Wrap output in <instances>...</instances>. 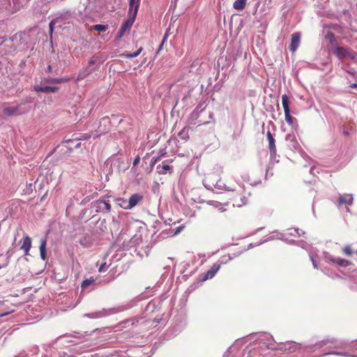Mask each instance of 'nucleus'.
Segmentation results:
<instances>
[{"instance_id": "nucleus-11", "label": "nucleus", "mask_w": 357, "mask_h": 357, "mask_svg": "<svg viewBox=\"0 0 357 357\" xmlns=\"http://www.w3.org/2000/svg\"><path fill=\"white\" fill-rule=\"evenodd\" d=\"M58 88L56 86H40L36 85L34 86V91L36 92H41V93H55L57 91Z\"/></svg>"}, {"instance_id": "nucleus-5", "label": "nucleus", "mask_w": 357, "mask_h": 357, "mask_svg": "<svg viewBox=\"0 0 357 357\" xmlns=\"http://www.w3.org/2000/svg\"><path fill=\"white\" fill-rule=\"evenodd\" d=\"M143 199V196L139 194H134L130 197L128 204L127 205H123V208L125 210H129L135 207L138 204L141 202Z\"/></svg>"}, {"instance_id": "nucleus-28", "label": "nucleus", "mask_w": 357, "mask_h": 357, "mask_svg": "<svg viewBox=\"0 0 357 357\" xmlns=\"http://www.w3.org/2000/svg\"><path fill=\"white\" fill-rule=\"evenodd\" d=\"M107 268V266L106 265V263H103L102 264L100 265V266L99 268V272L100 273L105 272V271H106Z\"/></svg>"}, {"instance_id": "nucleus-19", "label": "nucleus", "mask_w": 357, "mask_h": 357, "mask_svg": "<svg viewBox=\"0 0 357 357\" xmlns=\"http://www.w3.org/2000/svg\"><path fill=\"white\" fill-rule=\"evenodd\" d=\"M142 50L143 49L141 47H139V49L137 50V51L134 53H129L128 52H125L121 54L120 56L122 57L128 58V59L135 58L141 54V52H142Z\"/></svg>"}, {"instance_id": "nucleus-3", "label": "nucleus", "mask_w": 357, "mask_h": 357, "mask_svg": "<svg viewBox=\"0 0 357 357\" xmlns=\"http://www.w3.org/2000/svg\"><path fill=\"white\" fill-rule=\"evenodd\" d=\"M20 249L23 251L24 255L27 256L29 255V250L31 247V239L26 235L24 236L23 238L19 241Z\"/></svg>"}, {"instance_id": "nucleus-7", "label": "nucleus", "mask_w": 357, "mask_h": 357, "mask_svg": "<svg viewBox=\"0 0 357 357\" xmlns=\"http://www.w3.org/2000/svg\"><path fill=\"white\" fill-rule=\"evenodd\" d=\"M301 43V33H295L291 34L289 49L291 52H295L298 45Z\"/></svg>"}, {"instance_id": "nucleus-30", "label": "nucleus", "mask_w": 357, "mask_h": 357, "mask_svg": "<svg viewBox=\"0 0 357 357\" xmlns=\"http://www.w3.org/2000/svg\"><path fill=\"white\" fill-rule=\"evenodd\" d=\"M89 73H79V75H78V77H77V79L79 80V79H83L84 77H86V75H88Z\"/></svg>"}, {"instance_id": "nucleus-25", "label": "nucleus", "mask_w": 357, "mask_h": 357, "mask_svg": "<svg viewBox=\"0 0 357 357\" xmlns=\"http://www.w3.org/2000/svg\"><path fill=\"white\" fill-rule=\"evenodd\" d=\"M284 117L286 122L289 125H291L293 123V118L291 116V112H284Z\"/></svg>"}, {"instance_id": "nucleus-16", "label": "nucleus", "mask_w": 357, "mask_h": 357, "mask_svg": "<svg viewBox=\"0 0 357 357\" xmlns=\"http://www.w3.org/2000/svg\"><path fill=\"white\" fill-rule=\"evenodd\" d=\"M40 255L42 259H46V245L47 241L45 238H40Z\"/></svg>"}, {"instance_id": "nucleus-38", "label": "nucleus", "mask_w": 357, "mask_h": 357, "mask_svg": "<svg viewBox=\"0 0 357 357\" xmlns=\"http://www.w3.org/2000/svg\"><path fill=\"white\" fill-rule=\"evenodd\" d=\"M51 70H52L51 66H47V72H51Z\"/></svg>"}, {"instance_id": "nucleus-35", "label": "nucleus", "mask_w": 357, "mask_h": 357, "mask_svg": "<svg viewBox=\"0 0 357 357\" xmlns=\"http://www.w3.org/2000/svg\"><path fill=\"white\" fill-rule=\"evenodd\" d=\"M90 66L94 65L96 63V61L93 59H91L89 62Z\"/></svg>"}, {"instance_id": "nucleus-17", "label": "nucleus", "mask_w": 357, "mask_h": 357, "mask_svg": "<svg viewBox=\"0 0 357 357\" xmlns=\"http://www.w3.org/2000/svg\"><path fill=\"white\" fill-rule=\"evenodd\" d=\"M282 106H283L284 112H291L289 107V98L286 94H284L281 97Z\"/></svg>"}, {"instance_id": "nucleus-9", "label": "nucleus", "mask_w": 357, "mask_h": 357, "mask_svg": "<svg viewBox=\"0 0 357 357\" xmlns=\"http://www.w3.org/2000/svg\"><path fill=\"white\" fill-rule=\"evenodd\" d=\"M220 269V264H213L212 267L208 269L205 275L202 278V281H206L214 277L215 274L218 273Z\"/></svg>"}, {"instance_id": "nucleus-18", "label": "nucleus", "mask_w": 357, "mask_h": 357, "mask_svg": "<svg viewBox=\"0 0 357 357\" xmlns=\"http://www.w3.org/2000/svg\"><path fill=\"white\" fill-rule=\"evenodd\" d=\"M236 10H243L246 6V0H236L233 4Z\"/></svg>"}, {"instance_id": "nucleus-23", "label": "nucleus", "mask_w": 357, "mask_h": 357, "mask_svg": "<svg viewBox=\"0 0 357 357\" xmlns=\"http://www.w3.org/2000/svg\"><path fill=\"white\" fill-rule=\"evenodd\" d=\"M107 29V26L106 25H103L101 24H97L94 26V30L99 32L105 31Z\"/></svg>"}, {"instance_id": "nucleus-24", "label": "nucleus", "mask_w": 357, "mask_h": 357, "mask_svg": "<svg viewBox=\"0 0 357 357\" xmlns=\"http://www.w3.org/2000/svg\"><path fill=\"white\" fill-rule=\"evenodd\" d=\"M68 78H55V79H51L48 80L47 82L50 83H63V82H67L68 81Z\"/></svg>"}, {"instance_id": "nucleus-21", "label": "nucleus", "mask_w": 357, "mask_h": 357, "mask_svg": "<svg viewBox=\"0 0 357 357\" xmlns=\"http://www.w3.org/2000/svg\"><path fill=\"white\" fill-rule=\"evenodd\" d=\"M95 282L94 279L91 278L89 279H85L83 282H82V284H81V287H82L83 289L84 288H87L89 287V286H91L92 284H93Z\"/></svg>"}, {"instance_id": "nucleus-29", "label": "nucleus", "mask_w": 357, "mask_h": 357, "mask_svg": "<svg viewBox=\"0 0 357 357\" xmlns=\"http://www.w3.org/2000/svg\"><path fill=\"white\" fill-rule=\"evenodd\" d=\"M56 22H55V20H53L50 22V34H52V32H53V29H54V26L55 25Z\"/></svg>"}, {"instance_id": "nucleus-15", "label": "nucleus", "mask_w": 357, "mask_h": 357, "mask_svg": "<svg viewBox=\"0 0 357 357\" xmlns=\"http://www.w3.org/2000/svg\"><path fill=\"white\" fill-rule=\"evenodd\" d=\"M331 261L342 267H347L351 265V262L343 258H332Z\"/></svg>"}, {"instance_id": "nucleus-13", "label": "nucleus", "mask_w": 357, "mask_h": 357, "mask_svg": "<svg viewBox=\"0 0 357 357\" xmlns=\"http://www.w3.org/2000/svg\"><path fill=\"white\" fill-rule=\"evenodd\" d=\"M208 204H209V205L212 206L215 208H217L220 212L225 211L227 210L225 206H228L229 205V203L222 204V203H220L218 201H215V200L209 201Z\"/></svg>"}, {"instance_id": "nucleus-12", "label": "nucleus", "mask_w": 357, "mask_h": 357, "mask_svg": "<svg viewBox=\"0 0 357 357\" xmlns=\"http://www.w3.org/2000/svg\"><path fill=\"white\" fill-rule=\"evenodd\" d=\"M172 166H169L168 165L164 164V162L162 165H159L157 166L156 169L159 174H167V172H172Z\"/></svg>"}, {"instance_id": "nucleus-14", "label": "nucleus", "mask_w": 357, "mask_h": 357, "mask_svg": "<svg viewBox=\"0 0 357 357\" xmlns=\"http://www.w3.org/2000/svg\"><path fill=\"white\" fill-rule=\"evenodd\" d=\"M139 6V0H129V12H133L134 17H136Z\"/></svg>"}, {"instance_id": "nucleus-27", "label": "nucleus", "mask_w": 357, "mask_h": 357, "mask_svg": "<svg viewBox=\"0 0 357 357\" xmlns=\"http://www.w3.org/2000/svg\"><path fill=\"white\" fill-rule=\"evenodd\" d=\"M91 137V135L89 134H83L82 135L80 136V137H78L77 138V139L79 140H88Z\"/></svg>"}, {"instance_id": "nucleus-36", "label": "nucleus", "mask_w": 357, "mask_h": 357, "mask_svg": "<svg viewBox=\"0 0 357 357\" xmlns=\"http://www.w3.org/2000/svg\"><path fill=\"white\" fill-rule=\"evenodd\" d=\"M156 161H157V158H152V160H151V162H152L153 164L155 163V162H156Z\"/></svg>"}, {"instance_id": "nucleus-10", "label": "nucleus", "mask_w": 357, "mask_h": 357, "mask_svg": "<svg viewBox=\"0 0 357 357\" xmlns=\"http://www.w3.org/2000/svg\"><path fill=\"white\" fill-rule=\"evenodd\" d=\"M267 138L268 141V149L271 155H274L276 152L275 139L270 131H268L267 132Z\"/></svg>"}, {"instance_id": "nucleus-2", "label": "nucleus", "mask_w": 357, "mask_h": 357, "mask_svg": "<svg viewBox=\"0 0 357 357\" xmlns=\"http://www.w3.org/2000/svg\"><path fill=\"white\" fill-rule=\"evenodd\" d=\"M26 112H27V111L20 109V105L15 107L6 105L3 107V113H4L6 116H20Z\"/></svg>"}, {"instance_id": "nucleus-37", "label": "nucleus", "mask_w": 357, "mask_h": 357, "mask_svg": "<svg viewBox=\"0 0 357 357\" xmlns=\"http://www.w3.org/2000/svg\"><path fill=\"white\" fill-rule=\"evenodd\" d=\"M183 228V227H178V229H177V231H176V234H178Z\"/></svg>"}, {"instance_id": "nucleus-20", "label": "nucleus", "mask_w": 357, "mask_h": 357, "mask_svg": "<svg viewBox=\"0 0 357 357\" xmlns=\"http://www.w3.org/2000/svg\"><path fill=\"white\" fill-rule=\"evenodd\" d=\"M178 137H180V138L181 139H183L185 141L188 140L190 138L189 128L185 127V128H182L181 130L178 132Z\"/></svg>"}, {"instance_id": "nucleus-33", "label": "nucleus", "mask_w": 357, "mask_h": 357, "mask_svg": "<svg viewBox=\"0 0 357 357\" xmlns=\"http://www.w3.org/2000/svg\"><path fill=\"white\" fill-rule=\"evenodd\" d=\"M139 158H135L134 162H133L134 166L137 165V164L139 162Z\"/></svg>"}, {"instance_id": "nucleus-6", "label": "nucleus", "mask_w": 357, "mask_h": 357, "mask_svg": "<svg viewBox=\"0 0 357 357\" xmlns=\"http://www.w3.org/2000/svg\"><path fill=\"white\" fill-rule=\"evenodd\" d=\"M96 212L108 213L111 211L112 206L108 202L100 199L96 202Z\"/></svg>"}, {"instance_id": "nucleus-34", "label": "nucleus", "mask_w": 357, "mask_h": 357, "mask_svg": "<svg viewBox=\"0 0 357 357\" xmlns=\"http://www.w3.org/2000/svg\"><path fill=\"white\" fill-rule=\"evenodd\" d=\"M351 89H357V83H354L351 85Z\"/></svg>"}, {"instance_id": "nucleus-1", "label": "nucleus", "mask_w": 357, "mask_h": 357, "mask_svg": "<svg viewBox=\"0 0 357 357\" xmlns=\"http://www.w3.org/2000/svg\"><path fill=\"white\" fill-rule=\"evenodd\" d=\"M334 54L339 59H354L356 54L349 48L337 47L334 50Z\"/></svg>"}, {"instance_id": "nucleus-4", "label": "nucleus", "mask_w": 357, "mask_h": 357, "mask_svg": "<svg viewBox=\"0 0 357 357\" xmlns=\"http://www.w3.org/2000/svg\"><path fill=\"white\" fill-rule=\"evenodd\" d=\"M135 19V17H134V15H132V17H130L129 19L127 20L126 22H124V24H123L121 29H119V31L117 33L118 39H120L121 37H123L126 34V33L129 32V31L131 29V26L134 24Z\"/></svg>"}, {"instance_id": "nucleus-22", "label": "nucleus", "mask_w": 357, "mask_h": 357, "mask_svg": "<svg viewBox=\"0 0 357 357\" xmlns=\"http://www.w3.org/2000/svg\"><path fill=\"white\" fill-rule=\"evenodd\" d=\"M342 253L347 256H351L354 253V251L351 245H346L342 248Z\"/></svg>"}, {"instance_id": "nucleus-31", "label": "nucleus", "mask_w": 357, "mask_h": 357, "mask_svg": "<svg viewBox=\"0 0 357 357\" xmlns=\"http://www.w3.org/2000/svg\"><path fill=\"white\" fill-rule=\"evenodd\" d=\"M167 35L164 36V38H163V40H162V43L160 44V46H159V48L158 49L157 54H158V53H159V52H160V50H161L162 49V46H163L164 42H165V40H167Z\"/></svg>"}, {"instance_id": "nucleus-8", "label": "nucleus", "mask_w": 357, "mask_h": 357, "mask_svg": "<svg viewBox=\"0 0 357 357\" xmlns=\"http://www.w3.org/2000/svg\"><path fill=\"white\" fill-rule=\"evenodd\" d=\"M353 202V197L351 195H342L340 196L339 199H337V204L338 206H342V205H351Z\"/></svg>"}, {"instance_id": "nucleus-32", "label": "nucleus", "mask_w": 357, "mask_h": 357, "mask_svg": "<svg viewBox=\"0 0 357 357\" xmlns=\"http://www.w3.org/2000/svg\"><path fill=\"white\" fill-rule=\"evenodd\" d=\"M310 259H311V260H312V261L313 267H314V268H318V265H317V264L314 261L313 257H312V256H310Z\"/></svg>"}, {"instance_id": "nucleus-26", "label": "nucleus", "mask_w": 357, "mask_h": 357, "mask_svg": "<svg viewBox=\"0 0 357 357\" xmlns=\"http://www.w3.org/2000/svg\"><path fill=\"white\" fill-rule=\"evenodd\" d=\"M116 202L119 206L123 208V206H127L128 202L127 200L123 199V198H117L116 199Z\"/></svg>"}]
</instances>
